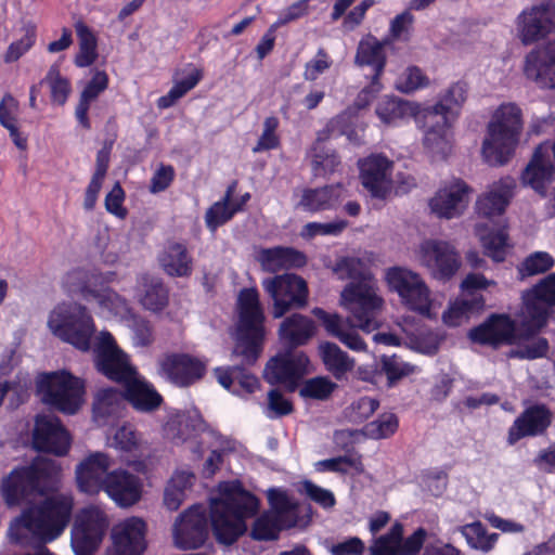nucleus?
I'll use <instances>...</instances> for the list:
<instances>
[{"label":"nucleus","instance_id":"40","mask_svg":"<svg viewBox=\"0 0 555 555\" xmlns=\"http://www.w3.org/2000/svg\"><path fill=\"white\" fill-rule=\"evenodd\" d=\"M297 524L296 517H291L288 521H284L276 517L275 514L263 512L258 516L251 527L250 538L255 541H273L280 535L284 529H289Z\"/></svg>","mask_w":555,"mask_h":555},{"label":"nucleus","instance_id":"1","mask_svg":"<svg viewBox=\"0 0 555 555\" xmlns=\"http://www.w3.org/2000/svg\"><path fill=\"white\" fill-rule=\"evenodd\" d=\"M259 499L240 482L227 486L220 498L210 503V524L215 539L223 545H232L247 530L246 519L259 511Z\"/></svg>","mask_w":555,"mask_h":555},{"label":"nucleus","instance_id":"43","mask_svg":"<svg viewBox=\"0 0 555 555\" xmlns=\"http://www.w3.org/2000/svg\"><path fill=\"white\" fill-rule=\"evenodd\" d=\"M312 172L315 177H327L340 165V157L325 141L318 139L312 146Z\"/></svg>","mask_w":555,"mask_h":555},{"label":"nucleus","instance_id":"41","mask_svg":"<svg viewBox=\"0 0 555 555\" xmlns=\"http://www.w3.org/2000/svg\"><path fill=\"white\" fill-rule=\"evenodd\" d=\"M237 181H232L222 198L215 202L205 212V224L208 230L215 232L218 228L229 222L235 215L236 209L232 207V198L236 191Z\"/></svg>","mask_w":555,"mask_h":555},{"label":"nucleus","instance_id":"7","mask_svg":"<svg viewBox=\"0 0 555 555\" xmlns=\"http://www.w3.org/2000/svg\"><path fill=\"white\" fill-rule=\"evenodd\" d=\"M48 325L63 341L81 351L90 349L95 325L86 307L77 302L59 305L50 314Z\"/></svg>","mask_w":555,"mask_h":555},{"label":"nucleus","instance_id":"9","mask_svg":"<svg viewBox=\"0 0 555 555\" xmlns=\"http://www.w3.org/2000/svg\"><path fill=\"white\" fill-rule=\"evenodd\" d=\"M310 359L304 351L285 349L271 357L263 370L264 380L295 392L308 374Z\"/></svg>","mask_w":555,"mask_h":555},{"label":"nucleus","instance_id":"61","mask_svg":"<svg viewBox=\"0 0 555 555\" xmlns=\"http://www.w3.org/2000/svg\"><path fill=\"white\" fill-rule=\"evenodd\" d=\"M378 408L379 401L377 399L363 396L351 403L348 417L353 423H362L370 418Z\"/></svg>","mask_w":555,"mask_h":555},{"label":"nucleus","instance_id":"30","mask_svg":"<svg viewBox=\"0 0 555 555\" xmlns=\"http://www.w3.org/2000/svg\"><path fill=\"white\" fill-rule=\"evenodd\" d=\"M401 302L411 311L429 317L431 310L430 292L424 280H387Z\"/></svg>","mask_w":555,"mask_h":555},{"label":"nucleus","instance_id":"18","mask_svg":"<svg viewBox=\"0 0 555 555\" xmlns=\"http://www.w3.org/2000/svg\"><path fill=\"white\" fill-rule=\"evenodd\" d=\"M392 166L393 163L383 154H371L359 159L361 183L372 197L384 201L390 194Z\"/></svg>","mask_w":555,"mask_h":555},{"label":"nucleus","instance_id":"32","mask_svg":"<svg viewBox=\"0 0 555 555\" xmlns=\"http://www.w3.org/2000/svg\"><path fill=\"white\" fill-rule=\"evenodd\" d=\"M315 334L314 322L300 313L285 318L279 328V338L286 349L305 346Z\"/></svg>","mask_w":555,"mask_h":555},{"label":"nucleus","instance_id":"6","mask_svg":"<svg viewBox=\"0 0 555 555\" xmlns=\"http://www.w3.org/2000/svg\"><path fill=\"white\" fill-rule=\"evenodd\" d=\"M37 393L51 409L73 415L83 402V382L67 371L42 373L37 379Z\"/></svg>","mask_w":555,"mask_h":555},{"label":"nucleus","instance_id":"62","mask_svg":"<svg viewBox=\"0 0 555 555\" xmlns=\"http://www.w3.org/2000/svg\"><path fill=\"white\" fill-rule=\"evenodd\" d=\"M428 85V78L417 66L408 67L405 73L400 77L397 88L410 93Z\"/></svg>","mask_w":555,"mask_h":555},{"label":"nucleus","instance_id":"54","mask_svg":"<svg viewBox=\"0 0 555 555\" xmlns=\"http://www.w3.org/2000/svg\"><path fill=\"white\" fill-rule=\"evenodd\" d=\"M399 427V418L395 413H383L375 421L364 426V434L371 439H386L396 434Z\"/></svg>","mask_w":555,"mask_h":555},{"label":"nucleus","instance_id":"35","mask_svg":"<svg viewBox=\"0 0 555 555\" xmlns=\"http://www.w3.org/2000/svg\"><path fill=\"white\" fill-rule=\"evenodd\" d=\"M525 315L520 323L519 336L529 338L541 332L546 326L551 308L542 300L535 298L530 291L522 295Z\"/></svg>","mask_w":555,"mask_h":555},{"label":"nucleus","instance_id":"28","mask_svg":"<svg viewBox=\"0 0 555 555\" xmlns=\"http://www.w3.org/2000/svg\"><path fill=\"white\" fill-rule=\"evenodd\" d=\"M347 197V190L341 183L321 188H306L296 207L309 214L337 209Z\"/></svg>","mask_w":555,"mask_h":555},{"label":"nucleus","instance_id":"33","mask_svg":"<svg viewBox=\"0 0 555 555\" xmlns=\"http://www.w3.org/2000/svg\"><path fill=\"white\" fill-rule=\"evenodd\" d=\"M388 43L387 40H378L373 35H367L361 39L356 53V64L359 66H371L374 70L373 83L378 81L379 77L385 70L387 63V56L385 52V46Z\"/></svg>","mask_w":555,"mask_h":555},{"label":"nucleus","instance_id":"2","mask_svg":"<svg viewBox=\"0 0 555 555\" xmlns=\"http://www.w3.org/2000/svg\"><path fill=\"white\" fill-rule=\"evenodd\" d=\"M73 509V496L56 493L23 509L13 524L26 529L40 543L47 544L63 534L70 522Z\"/></svg>","mask_w":555,"mask_h":555},{"label":"nucleus","instance_id":"4","mask_svg":"<svg viewBox=\"0 0 555 555\" xmlns=\"http://www.w3.org/2000/svg\"><path fill=\"white\" fill-rule=\"evenodd\" d=\"M522 112L515 103L499 106L487 126L481 153L493 167L506 165L515 154L522 132Z\"/></svg>","mask_w":555,"mask_h":555},{"label":"nucleus","instance_id":"50","mask_svg":"<svg viewBox=\"0 0 555 555\" xmlns=\"http://www.w3.org/2000/svg\"><path fill=\"white\" fill-rule=\"evenodd\" d=\"M203 78V70L194 68L186 77L176 81L167 94L157 100V106L162 109L169 108L184 96L190 90L194 89Z\"/></svg>","mask_w":555,"mask_h":555},{"label":"nucleus","instance_id":"26","mask_svg":"<svg viewBox=\"0 0 555 555\" xmlns=\"http://www.w3.org/2000/svg\"><path fill=\"white\" fill-rule=\"evenodd\" d=\"M469 192L470 189L465 181L455 179L449 185L438 190L435 196L430 198V210L439 218L452 219L457 217L467 206Z\"/></svg>","mask_w":555,"mask_h":555},{"label":"nucleus","instance_id":"11","mask_svg":"<svg viewBox=\"0 0 555 555\" xmlns=\"http://www.w3.org/2000/svg\"><path fill=\"white\" fill-rule=\"evenodd\" d=\"M107 519L98 508L88 507L77 515L70 543L76 555H92L100 546L107 529Z\"/></svg>","mask_w":555,"mask_h":555},{"label":"nucleus","instance_id":"52","mask_svg":"<svg viewBox=\"0 0 555 555\" xmlns=\"http://www.w3.org/2000/svg\"><path fill=\"white\" fill-rule=\"evenodd\" d=\"M414 369L412 364L402 361V359L396 354H384L380 358V372L387 377L389 387L395 386L402 378L413 374Z\"/></svg>","mask_w":555,"mask_h":555},{"label":"nucleus","instance_id":"23","mask_svg":"<svg viewBox=\"0 0 555 555\" xmlns=\"http://www.w3.org/2000/svg\"><path fill=\"white\" fill-rule=\"evenodd\" d=\"M524 74L541 89H555V39L526 55Z\"/></svg>","mask_w":555,"mask_h":555},{"label":"nucleus","instance_id":"49","mask_svg":"<svg viewBox=\"0 0 555 555\" xmlns=\"http://www.w3.org/2000/svg\"><path fill=\"white\" fill-rule=\"evenodd\" d=\"M267 500L271 508L269 512L282 520L288 521L291 517L298 518L299 504L288 495L286 490L271 488L267 491Z\"/></svg>","mask_w":555,"mask_h":555},{"label":"nucleus","instance_id":"10","mask_svg":"<svg viewBox=\"0 0 555 555\" xmlns=\"http://www.w3.org/2000/svg\"><path fill=\"white\" fill-rule=\"evenodd\" d=\"M94 364L102 375L121 386L137 374L128 356L117 346L109 332H101L99 336L94 348Z\"/></svg>","mask_w":555,"mask_h":555},{"label":"nucleus","instance_id":"55","mask_svg":"<svg viewBox=\"0 0 555 555\" xmlns=\"http://www.w3.org/2000/svg\"><path fill=\"white\" fill-rule=\"evenodd\" d=\"M337 388V384L326 376H315L307 379L299 389V395L305 399L324 401L327 400Z\"/></svg>","mask_w":555,"mask_h":555},{"label":"nucleus","instance_id":"22","mask_svg":"<svg viewBox=\"0 0 555 555\" xmlns=\"http://www.w3.org/2000/svg\"><path fill=\"white\" fill-rule=\"evenodd\" d=\"M421 257L424 264L440 278H453L462 263L455 247L440 240H427L421 245Z\"/></svg>","mask_w":555,"mask_h":555},{"label":"nucleus","instance_id":"15","mask_svg":"<svg viewBox=\"0 0 555 555\" xmlns=\"http://www.w3.org/2000/svg\"><path fill=\"white\" fill-rule=\"evenodd\" d=\"M518 336L516 322L506 313H492L468 332L472 343L494 348L512 345Z\"/></svg>","mask_w":555,"mask_h":555},{"label":"nucleus","instance_id":"20","mask_svg":"<svg viewBox=\"0 0 555 555\" xmlns=\"http://www.w3.org/2000/svg\"><path fill=\"white\" fill-rule=\"evenodd\" d=\"M521 181L541 197H546L547 186L555 181V165L551 159L550 142L540 143L521 173Z\"/></svg>","mask_w":555,"mask_h":555},{"label":"nucleus","instance_id":"44","mask_svg":"<svg viewBox=\"0 0 555 555\" xmlns=\"http://www.w3.org/2000/svg\"><path fill=\"white\" fill-rule=\"evenodd\" d=\"M79 39V50L75 55L74 63L79 68L91 66L98 59V40L93 31L82 22L75 25Z\"/></svg>","mask_w":555,"mask_h":555},{"label":"nucleus","instance_id":"21","mask_svg":"<svg viewBox=\"0 0 555 555\" xmlns=\"http://www.w3.org/2000/svg\"><path fill=\"white\" fill-rule=\"evenodd\" d=\"M518 31L524 44L534 43L555 31V4L545 3L524 11L518 17Z\"/></svg>","mask_w":555,"mask_h":555},{"label":"nucleus","instance_id":"47","mask_svg":"<svg viewBox=\"0 0 555 555\" xmlns=\"http://www.w3.org/2000/svg\"><path fill=\"white\" fill-rule=\"evenodd\" d=\"M461 533L465 537L467 544L482 553H489L498 543L499 533H488L483 524L479 520L472 524L464 525L461 528Z\"/></svg>","mask_w":555,"mask_h":555},{"label":"nucleus","instance_id":"57","mask_svg":"<svg viewBox=\"0 0 555 555\" xmlns=\"http://www.w3.org/2000/svg\"><path fill=\"white\" fill-rule=\"evenodd\" d=\"M168 299V289L164 286L162 280H157L155 283L145 285V292L140 301L144 308L156 312L163 310L167 306Z\"/></svg>","mask_w":555,"mask_h":555},{"label":"nucleus","instance_id":"13","mask_svg":"<svg viewBox=\"0 0 555 555\" xmlns=\"http://www.w3.org/2000/svg\"><path fill=\"white\" fill-rule=\"evenodd\" d=\"M208 514L202 504H194L183 512L175 524L173 537L181 550H195L208 539Z\"/></svg>","mask_w":555,"mask_h":555},{"label":"nucleus","instance_id":"58","mask_svg":"<svg viewBox=\"0 0 555 555\" xmlns=\"http://www.w3.org/2000/svg\"><path fill=\"white\" fill-rule=\"evenodd\" d=\"M280 121L275 116H269L263 121V130L256 145L253 147L254 153L275 150L280 146L281 140L276 134Z\"/></svg>","mask_w":555,"mask_h":555},{"label":"nucleus","instance_id":"51","mask_svg":"<svg viewBox=\"0 0 555 555\" xmlns=\"http://www.w3.org/2000/svg\"><path fill=\"white\" fill-rule=\"evenodd\" d=\"M555 266V258L547 251H533L519 264L521 278H529L548 272Z\"/></svg>","mask_w":555,"mask_h":555},{"label":"nucleus","instance_id":"25","mask_svg":"<svg viewBox=\"0 0 555 555\" xmlns=\"http://www.w3.org/2000/svg\"><path fill=\"white\" fill-rule=\"evenodd\" d=\"M146 524L131 517L116 527L113 532V547L106 555H141L146 548Z\"/></svg>","mask_w":555,"mask_h":555},{"label":"nucleus","instance_id":"31","mask_svg":"<svg viewBox=\"0 0 555 555\" xmlns=\"http://www.w3.org/2000/svg\"><path fill=\"white\" fill-rule=\"evenodd\" d=\"M122 397L139 412H154L163 403L162 395L155 387L133 374L129 380L122 384Z\"/></svg>","mask_w":555,"mask_h":555},{"label":"nucleus","instance_id":"27","mask_svg":"<svg viewBox=\"0 0 555 555\" xmlns=\"http://www.w3.org/2000/svg\"><path fill=\"white\" fill-rule=\"evenodd\" d=\"M103 491L120 507H130L142 496L140 478L126 469H115L106 475Z\"/></svg>","mask_w":555,"mask_h":555},{"label":"nucleus","instance_id":"5","mask_svg":"<svg viewBox=\"0 0 555 555\" xmlns=\"http://www.w3.org/2000/svg\"><path fill=\"white\" fill-rule=\"evenodd\" d=\"M52 461L35 460L26 466L13 468L3 478L1 494L9 507L20 506L29 498L43 493L44 483L55 474Z\"/></svg>","mask_w":555,"mask_h":555},{"label":"nucleus","instance_id":"64","mask_svg":"<svg viewBox=\"0 0 555 555\" xmlns=\"http://www.w3.org/2000/svg\"><path fill=\"white\" fill-rule=\"evenodd\" d=\"M311 312L322 323L326 333L332 337L337 338L347 326L338 313H330L319 307L313 308Z\"/></svg>","mask_w":555,"mask_h":555},{"label":"nucleus","instance_id":"46","mask_svg":"<svg viewBox=\"0 0 555 555\" xmlns=\"http://www.w3.org/2000/svg\"><path fill=\"white\" fill-rule=\"evenodd\" d=\"M108 281L109 280H102L101 283L91 285L89 283L91 280H78L79 283L75 285V288H70L69 293L73 298H78L87 302H98L102 307H108L113 297L117 296L104 285V282Z\"/></svg>","mask_w":555,"mask_h":555},{"label":"nucleus","instance_id":"53","mask_svg":"<svg viewBox=\"0 0 555 555\" xmlns=\"http://www.w3.org/2000/svg\"><path fill=\"white\" fill-rule=\"evenodd\" d=\"M315 467L319 472H333L339 474H347L348 467L354 469L359 474L364 470L362 456L360 454H345L322 460L315 464Z\"/></svg>","mask_w":555,"mask_h":555},{"label":"nucleus","instance_id":"48","mask_svg":"<svg viewBox=\"0 0 555 555\" xmlns=\"http://www.w3.org/2000/svg\"><path fill=\"white\" fill-rule=\"evenodd\" d=\"M40 83H47L50 88V98L53 104L64 105L72 92L70 81L61 75V66L54 63L50 66L46 77Z\"/></svg>","mask_w":555,"mask_h":555},{"label":"nucleus","instance_id":"14","mask_svg":"<svg viewBox=\"0 0 555 555\" xmlns=\"http://www.w3.org/2000/svg\"><path fill=\"white\" fill-rule=\"evenodd\" d=\"M33 447L38 452L63 456L69 451L70 436L59 417L39 414L35 418Z\"/></svg>","mask_w":555,"mask_h":555},{"label":"nucleus","instance_id":"60","mask_svg":"<svg viewBox=\"0 0 555 555\" xmlns=\"http://www.w3.org/2000/svg\"><path fill=\"white\" fill-rule=\"evenodd\" d=\"M114 444L124 452L135 454L140 451L141 435L131 425H122L115 433Z\"/></svg>","mask_w":555,"mask_h":555},{"label":"nucleus","instance_id":"8","mask_svg":"<svg viewBox=\"0 0 555 555\" xmlns=\"http://www.w3.org/2000/svg\"><path fill=\"white\" fill-rule=\"evenodd\" d=\"M350 283L340 295V304L350 312L356 327L371 333L379 327V317L384 300L375 291L364 283L366 280H357Z\"/></svg>","mask_w":555,"mask_h":555},{"label":"nucleus","instance_id":"42","mask_svg":"<svg viewBox=\"0 0 555 555\" xmlns=\"http://www.w3.org/2000/svg\"><path fill=\"white\" fill-rule=\"evenodd\" d=\"M238 325H264V314L260 306L259 294L255 287L244 288L240 292Z\"/></svg>","mask_w":555,"mask_h":555},{"label":"nucleus","instance_id":"24","mask_svg":"<svg viewBox=\"0 0 555 555\" xmlns=\"http://www.w3.org/2000/svg\"><path fill=\"white\" fill-rule=\"evenodd\" d=\"M111 465L107 454L103 452L89 454L76 467V481L79 491L89 495H95L103 491Z\"/></svg>","mask_w":555,"mask_h":555},{"label":"nucleus","instance_id":"36","mask_svg":"<svg viewBox=\"0 0 555 555\" xmlns=\"http://www.w3.org/2000/svg\"><path fill=\"white\" fill-rule=\"evenodd\" d=\"M238 339L235 352L243 358V361L253 365L258 360L264 340V325H238Z\"/></svg>","mask_w":555,"mask_h":555},{"label":"nucleus","instance_id":"17","mask_svg":"<svg viewBox=\"0 0 555 555\" xmlns=\"http://www.w3.org/2000/svg\"><path fill=\"white\" fill-rule=\"evenodd\" d=\"M263 285L273 300L272 315L275 319L293 308H304L308 302L307 280H263Z\"/></svg>","mask_w":555,"mask_h":555},{"label":"nucleus","instance_id":"59","mask_svg":"<svg viewBox=\"0 0 555 555\" xmlns=\"http://www.w3.org/2000/svg\"><path fill=\"white\" fill-rule=\"evenodd\" d=\"M367 264L365 260L353 257V256H345L337 259L334 272L340 278L345 275V278H372L366 274Z\"/></svg>","mask_w":555,"mask_h":555},{"label":"nucleus","instance_id":"38","mask_svg":"<svg viewBox=\"0 0 555 555\" xmlns=\"http://www.w3.org/2000/svg\"><path fill=\"white\" fill-rule=\"evenodd\" d=\"M513 182L501 181L494 190L477 199V214L486 218L503 215L513 195Z\"/></svg>","mask_w":555,"mask_h":555},{"label":"nucleus","instance_id":"45","mask_svg":"<svg viewBox=\"0 0 555 555\" xmlns=\"http://www.w3.org/2000/svg\"><path fill=\"white\" fill-rule=\"evenodd\" d=\"M477 232L480 237L485 254L495 262H502L506 257L508 233L506 227L490 230L483 233V227L478 224Z\"/></svg>","mask_w":555,"mask_h":555},{"label":"nucleus","instance_id":"34","mask_svg":"<svg viewBox=\"0 0 555 555\" xmlns=\"http://www.w3.org/2000/svg\"><path fill=\"white\" fill-rule=\"evenodd\" d=\"M422 111L423 108L417 104L396 96H386L376 106V115L384 124L395 125L406 117L413 116L418 126L426 132L428 126H425L424 121L418 118Z\"/></svg>","mask_w":555,"mask_h":555},{"label":"nucleus","instance_id":"56","mask_svg":"<svg viewBox=\"0 0 555 555\" xmlns=\"http://www.w3.org/2000/svg\"><path fill=\"white\" fill-rule=\"evenodd\" d=\"M349 225V222L344 219H338L332 222H308L300 232L305 240H312L317 236H339Z\"/></svg>","mask_w":555,"mask_h":555},{"label":"nucleus","instance_id":"16","mask_svg":"<svg viewBox=\"0 0 555 555\" xmlns=\"http://www.w3.org/2000/svg\"><path fill=\"white\" fill-rule=\"evenodd\" d=\"M495 285V280H462L461 288L467 292L469 297L456 298L442 313L446 325L455 327L461 325L464 319L483 310L486 300L479 291Z\"/></svg>","mask_w":555,"mask_h":555},{"label":"nucleus","instance_id":"29","mask_svg":"<svg viewBox=\"0 0 555 555\" xmlns=\"http://www.w3.org/2000/svg\"><path fill=\"white\" fill-rule=\"evenodd\" d=\"M263 270L274 273L273 278H299L295 273L279 274L282 270L302 268L307 263L305 253L294 247L275 246L261 249L258 257Z\"/></svg>","mask_w":555,"mask_h":555},{"label":"nucleus","instance_id":"63","mask_svg":"<svg viewBox=\"0 0 555 555\" xmlns=\"http://www.w3.org/2000/svg\"><path fill=\"white\" fill-rule=\"evenodd\" d=\"M126 198L125 191L119 182H116L112 190L106 194L104 206L105 209L112 214L113 216L119 219H126L128 216V210L124 206V202Z\"/></svg>","mask_w":555,"mask_h":555},{"label":"nucleus","instance_id":"19","mask_svg":"<svg viewBox=\"0 0 555 555\" xmlns=\"http://www.w3.org/2000/svg\"><path fill=\"white\" fill-rule=\"evenodd\" d=\"M553 422V413L545 403H533L525 408L507 430L506 442L515 446L528 437L546 434Z\"/></svg>","mask_w":555,"mask_h":555},{"label":"nucleus","instance_id":"3","mask_svg":"<svg viewBox=\"0 0 555 555\" xmlns=\"http://www.w3.org/2000/svg\"><path fill=\"white\" fill-rule=\"evenodd\" d=\"M467 83L457 81L450 86L444 95L434 105L423 107L420 120L428 126L423 144L431 154L446 157L451 151V118L466 101Z\"/></svg>","mask_w":555,"mask_h":555},{"label":"nucleus","instance_id":"37","mask_svg":"<svg viewBox=\"0 0 555 555\" xmlns=\"http://www.w3.org/2000/svg\"><path fill=\"white\" fill-rule=\"evenodd\" d=\"M319 354L325 370L336 379L343 380L354 367V360L338 345L324 341L319 345Z\"/></svg>","mask_w":555,"mask_h":555},{"label":"nucleus","instance_id":"39","mask_svg":"<svg viewBox=\"0 0 555 555\" xmlns=\"http://www.w3.org/2000/svg\"><path fill=\"white\" fill-rule=\"evenodd\" d=\"M165 272L170 276L185 278L192 274L193 259L182 243H171L159 258Z\"/></svg>","mask_w":555,"mask_h":555},{"label":"nucleus","instance_id":"12","mask_svg":"<svg viewBox=\"0 0 555 555\" xmlns=\"http://www.w3.org/2000/svg\"><path fill=\"white\" fill-rule=\"evenodd\" d=\"M207 371L205 361L190 353L169 352L158 360V372L178 387H190L201 380Z\"/></svg>","mask_w":555,"mask_h":555}]
</instances>
